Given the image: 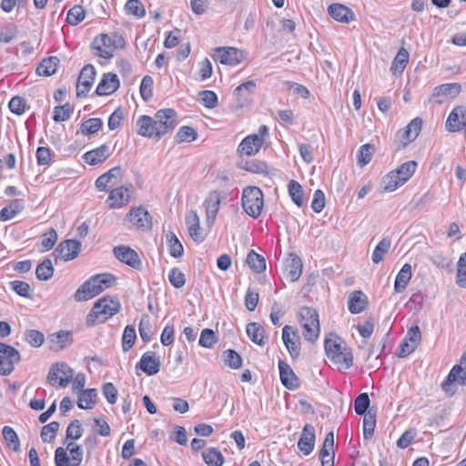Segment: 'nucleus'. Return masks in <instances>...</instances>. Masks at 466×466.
Returning a JSON list of instances; mask_svg holds the SVG:
<instances>
[{
    "mask_svg": "<svg viewBox=\"0 0 466 466\" xmlns=\"http://www.w3.org/2000/svg\"><path fill=\"white\" fill-rule=\"evenodd\" d=\"M325 353L328 359L339 369H350L353 365L351 350L345 344L341 338L331 335L325 339Z\"/></svg>",
    "mask_w": 466,
    "mask_h": 466,
    "instance_id": "obj_1",
    "label": "nucleus"
},
{
    "mask_svg": "<svg viewBox=\"0 0 466 466\" xmlns=\"http://www.w3.org/2000/svg\"><path fill=\"white\" fill-rule=\"evenodd\" d=\"M115 277L112 274H97L86 280L75 292L76 301L88 300L114 284Z\"/></svg>",
    "mask_w": 466,
    "mask_h": 466,
    "instance_id": "obj_2",
    "label": "nucleus"
},
{
    "mask_svg": "<svg viewBox=\"0 0 466 466\" xmlns=\"http://www.w3.org/2000/svg\"><path fill=\"white\" fill-rule=\"evenodd\" d=\"M121 305L117 299L104 297L98 299L86 316V325L95 326L104 323L119 312Z\"/></svg>",
    "mask_w": 466,
    "mask_h": 466,
    "instance_id": "obj_3",
    "label": "nucleus"
},
{
    "mask_svg": "<svg viewBox=\"0 0 466 466\" xmlns=\"http://www.w3.org/2000/svg\"><path fill=\"white\" fill-rule=\"evenodd\" d=\"M298 320L302 328V334L306 340L315 342L320 333L319 314L313 308L303 307L298 313Z\"/></svg>",
    "mask_w": 466,
    "mask_h": 466,
    "instance_id": "obj_4",
    "label": "nucleus"
},
{
    "mask_svg": "<svg viewBox=\"0 0 466 466\" xmlns=\"http://www.w3.org/2000/svg\"><path fill=\"white\" fill-rule=\"evenodd\" d=\"M242 208L244 211L253 218L260 216L264 199L261 189L258 187H247L242 192Z\"/></svg>",
    "mask_w": 466,
    "mask_h": 466,
    "instance_id": "obj_5",
    "label": "nucleus"
},
{
    "mask_svg": "<svg viewBox=\"0 0 466 466\" xmlns=\"http://www.w3.org/2000/svg\"><path fill=\"white\" fill-rule=\"evenodd\" d=\"M83 461V451L73 442L66 444V449L58 447L55 451L56 466H79Z\"/></svg>",
    "mask_w": 466,
    "mask_h": 466,
    "instance_id": "obj_6",
    "label": "nucleus"
},
{
    "mask_svg": "<svg viewBox=\"0 0 466 466\" xmlns=\"http://www.w3.org/2000/svg\"><path fill=\"white\" fill-rule=\"evenodd\" d=\"M73 370L65 362L52 365L46 376L47 382L52 386L66 388L72 380Z\"/></svg>",
    "mask_w": 466,
    "mask_h": 466,
    "instance_id": "obj_7",
    "label": "nucleus"
},
{
    "mask_svg": "<svg viewBox=\"0 0 466 466\" xmlns=\"http://www.w3.org/2000/svg\"><path fill=\"white\" fill-rule=\"evenodd\" d=\"M268 131L267 126H260L257 134L248 135L240 142L238 147V153L246 156L256 155L261 148Z\"/></svg>",
    "mask_w": 466,
    "mask_h": 466,
    "instance_id": "obj_8",
    "label": "nucleus"
},
{
    "mask_svg": "<svg viewBox=\"0 0 466 466\" xmlns=\"http://www.w3.org/2000/svg\"><path fill=\"white\" fill-rule=\"evenodd\" d=\"M20 360L21 356L18 350L10 345L0 342V374L9 375Z\"/></svg>",
    "mask_w": 466,
    "mask_h": 466,
    "instance_id": "obj_9",
    "label": "nucleus"
},
{
    "mask_svg": "<svg viewBox=\"0 0 466 466\" xmlns=\"http://www.w3.org/2000/svg\"><path fill=\"white\" fill-rule=\"evenodd\" d=\"M213 58L222 65L234 66L245 59V54L236 47L223 46L214 49Z\"/></svg>",
    "mask_w": 466,
    "mask_h": 466,
    "instance_id": "obj_10",
    "label": "nucleus"
},
{
    "mask_svg": "<svg viewBox=\"0 0 466 466\" xmlns=\"http://www.w3.org/2000/svg\"><path fill=\"white\" fill-rule=\"evenodd\" d=\"M125 222L131 227L145 231L151 228V216L143 207L132 208L125 218Z\"/></svg>",
    "mask_w": 466,
    "mask_h": 466,
    "instance_id": "obj_11",
    "label": "nucleus"
},
{
    "mask_svg": "<svg viewBox=\"0 0 466 466\" xmlns=\"http://www.w3.org/2000/svg\"><path fill=\"white\" fill-rule=\"evenodd\" d=\"M158 134L162 137L177 125V115L174 109H160L155 114Z\"/></svg>",
    "mask_w": 466,
    "mask_h": 466,
    "instance_id": "obj_12",
    "label": "nucleus"
},
{
    "mask_svg": "<svg viewBox=\"0 0 466 466\" xmlns=\"http://www.w3.org/2000/svg\"><path fill=\"white\" fill-rule=\"evenodd\" d=\"M421 332L419 326H412L407 331V334L400 345L399 357L404 358L412 353L420 345Z\"/></svg>",
    "mask_w": 466,
    "mask_h": 466,
    "instance_id": "obj_13",
    "label": "nucleus"
},
{
    "mask_svg": "<svg viewBox=\"0 0 466 466\" xmlns=\"http://www.w3.org/2000/svg\"><path fill=\"white\" fill-rule=\"evenodd\" d=\"M282 340L290 357L298 358L300 354V337L298 330L289 325L284 326Z\"/></svg>",
    "mask_w": 466,
    "mask_h": 466,
    "instance_id": "obj_14",
    "label": "nucleus"
},
{
    "mask_svg": "<svg viewBox=\"0 0 466 466\" xmlns=\"http://www.w3.org/2000/svg\"><path fill=\"white\" fill-rule=\"evenodd\" d=\"M113 253L115 257L122 263H125L126 265L137 270L141 268V259L139 258L138 254L133 248L121 245L115 247Z\"/></svg>",
    "mask_w": 466,
    "mask_h": 466,
    "instance_id": "obj_15",
    "label": "nucleus"
},
{
    "mask_svg": "<svg viewBox=\"0 0 466 466\" xmlns=\"http://www.w3.org/2000/svg\"><path fill=\"white\" fill-rule=\"evenodd\" d=\"M96 74V69L92 65H86L82 68L76 84L77 96H85L90 91Z\"/></svg>",
    "mask_w": 466,
    "mask_h": 466,
    "instance_id": "obj_16",
    "label": "nucleus"
},
{
    "mask_svg": "<svg viewBox=\"0 0 466 466\" xmlns=\"http://www.w3.org/2000/svg\"><path fill=\"white\" fill-rule=\"evenodd\" d=\"M81 243L75 239L62 241L54 251V255L62 260L68 261L77 257Z\"/></svg>",
    "mask_w": 466,
    "mask_h": 466,
    "instance_id": "obj_17",
    "label": "nucleus"
},
{
    "mask_svg": "<svg viewBox=\"0 0 466 466\" xmlns=\"http://www.w3.org/2000/svg\"><path fill=\"white\" fill-rule=\"evenodd\" d=\"M137 134L147 138L160 139L155 116H141L137 120Z\"/></svg>",
    "mask_w": 466,
    "mask_h": 466,
    "instance_id": "obj_18",
    "label": "nucleus"
},
{
    "mask_svg": "<svg viewBox=\"0 0 466 466\" xmlns=\"http://www.w3.org/2000/svg\"><path fill=\"white\" fill-rule=\"evenodd\" d=\"M422 127V120L420 117L412 119L405 128L400 130L397 137L402 147H406L419 136Z\"/></svg>",
    "mask_w": 466,
    "mask_h": 466,
    "instance_id": "obj_19",
    "label": "nucleus"
},
{
    "mask_svg": "<svg viewBox=\"0 0 466 466\" xmlns=\"http://www.w3.org/2000/svg\"><path fill=\"white\" fill-rule=\"evenodd\" d=\"M453 382L466 385V351L461 356L460 364L455 365L448 374L446 380L442 383V388L448 390L447 387Z\"/></svg>",
    "mask_w": 466,
    "mask_h": 466,
    "instance_id": "obj_20",
    "label": "nucleus"
},
{
    "mask_svg": "<svg viewBox=\"0 0 466 466\" xmlns=\"http://www.w3.org/2000/svg\"><path fill=\"white\" fill-rule=\"evenodd\" d=\"M119 46H115L113 40L106 34L96 37L93 42V48L96 55L102 58L109 59L114 56L115 51Z\"/></svg>",
    "mask_w": 466,
    "mask_h": 466,
    "instance_id": "obj_21",
    "label": "nucleus"
},
{
    "mask_svg": "<svg viewBox=\"0 0 466 466\" xmlns=\"http://www.w3.org/2000/svg\"><path fill=\"white\" fill-rule=\"evenodd\" d=\"M160 360L152 351L145 352L139 362L136 365L137 369H140L147 376L156 375L160 370Z\"/></svg>",
    "mask_w": 466,
    "mask_h": 466,
    "instance_id": "obj_22",
    "label": "nucleus"
},
{
    "mask_svg": "<svg viewBox=\"0 0 466 466\" xmlns=\"http://www.w3.org/2000/svg\"><path fill=\"white\" fill-rule=\"evenodd\" d=\"M466 124V107L463 106H455L450 113L447 121L446 128L450 132H457L463 129Z\"/></svg>",
    "mask_w": 466,
    "mask_h": 466,
    "instance_id": "obj_23",
    "label": "nucleus"
},
{
    "mask_svg": "<svg viewBox=\"0 0 466 466\" xmlns=\"http://www.w3.org/2000/svg\"><path fill=\"white\" fill-rule=\"evenodd\" d=\"M315 439L316 436L314 427L311 424H306L298 441V447L305 456L310 454L313 451Z\"/></svg>",
    "mask_w": 466,
    "mask_h": 466,
    "instance_id": "obj_24",
    "label": "nucleus"
},
{
    "mask_svg": "<svg viewBox=\"0 0 466 466\" xmlns=\"http://www.w3.org/2000/svg\"><path fill=\"white\" fill-rule=\"evenodd\" d=\"M119 79L114 73H107L103 76V78L96 86V93L98 96H108L113 94L119 87Z\"/></svg>",
    "mask_w": 466,
    "mask_h": 466,
    "instance_id": "obj_25",
    "label": "nucleus"
},
{
    "mask_svg": "<svg viewBox=\"0 0 466 466\" xmlns=\"http://www.w3.org/2000/svg\"><path fill=\"white\" fill-rule=\"evenodd\" d=\"M279 370L280 380L287 389L295 390L299 387V379L287 362L279 360Z\"/></svg>",
    "mask_w": 466,
    "mask_h": 466,
    "instance_id": "obj_26",
    "label": "nucleus"
},
{
    "mask_svg": "<svg viewBox=\"0 0 466 466\" xmlns=\"http://www.w3.org/2000/svg\"><path fill=\"white\" fill-rule=\"evenodd\" d=\"M220 202L221 197L219 192L212 191L208 194L204 203L208 224L212 225L214 223L219 210Z\"/></svg>",
    "mask_w": 466,
    "mask_h": 466,
    "instance_id": "obj_27",
    "label": "nucleus"
},
{
    "mask_svg": "<svg viewBox=\"0 0 466 466\" xmlns=\"http://www.w3.org/2000/svg\"><path fill=\"white\" fill-rule=\"evenodd\" d=\"M328 12L333 19L340 23H350L355 20L354 12L341 4L330 5L328 8Z\"/></svg>",
    "mask_w": 466,
    "mask_h": 466,
    "instance_id": "obj_28",
    "label": "nucleus"
},
{
    "mask_svg": "<svg viewBox=\"0 0 466 466\" xmlns=\"http://www.w3.org/2000/svg\"><path fill=\"white\" fill-rule=\"evenodd\" d=\"M130 199L129 189L126 187H119L113 190L108 195L107 202L112 208H119L127 205Z\"/></svg>",
    "mask_w": 466,
    "mask_h": 466,
    "instance_id": "obj_29",
    "label": "nucleus"
},
{
    "mask_svg": "<svg viewBox=\"0 0 466 466\" xmlns=\"http://www.w3.org/2000/svg\"><path fill=\"white\" fill-rule=\"evenodd\" d=\"M302 261L295 254H290L285 263V274L287 278L294 282L299 279L302 273Z\"/></svg>",
    "mask_w": 466,
    "mask_h": 466,
    "instance_id": "obj_30",
    "label": "nucleus"
},
{
    "mask_svg": "<svg viewBox=\"0 0 466 466\" xmlns=\"http://www.w3.org/2000/svg\"><path fill=\"white\" fill-rule=\"evenodd\" d=\"M122 176L120 167H114L107 172L104 173L96 180V187L99 191H106L108 186L116 184V179Z\"/></svg>",
    "mask_w": 466,
    "mask_h": 466,
    "instance_id": "obj_31",
    "label": "nucleus"
},
{
    "mask_svg": "<svg viewBox=\"0 0 466 466\" xmlns=\"http://www.w3.org/2000/svg\"><path fill=\"white\" fill-rule=\"evenodd\" d=\"M109 156L110 150L108 146L101 145L95 149L86 152L83 156V158L87 164L95 166L104 162L109 157Z\"/></svg>",
    "mask_w": 466,
    "mask_h": 466,
    "instance_id": "obj_32",
    "label": "nucleus"
},
{
    "mask_svg": "<svg viewBox=\"0 0 466 466\" xmlns=\"http://www.w3.org/2000/svg\"><path fill=\"white\" fill-rule=\"evenodd\" d=\"M186 225L190 238L196 242H202L204 237L201 234L199 218L195 211H190L186 215Z\"/></svg>",
    "mask_w": 466,
    "mask_h": 466,
    "instance_id": "obj_33",
    "label": "nucleus"
},
{
    "mask_svg": "<svg viewBox=\"0 0 466 466\" xmlns=\"http://www.w3.org/2000/svg\"><path fill=\"white\" fill-rule=\"evenodd\" d=\"M368 305V298L361 290L353 291L349 298V310L352 314L362 312Z\"/></svg>",
    "mask_w": 466,
    "mask_h": 466,
    "instance_id": "obj_34",
    "label": "nucleus"
},
{
    "mask_svg": "<svg viewBox=\"0 0 466 466\" xmlns=\"http://www.w3.org/2000/svg\"><path fill=\"white\" fill-rule=\"evenodd\" d=\"M411 276V266L408 263L404 264L395 278L394 290L396 293H401L406 289Z\"/></svg>",
    "mask_w": 466,
    "mask_h": 466,
    "instance_id": "obj_35",
    "label": "nucleus"
},
{
    "mask_svg": "<svg viewBox=\"0 0 466 466\" xmlns=\"http://www.w3.org/2000/svg\"><path fill=\"white\" fill-rule=\"evenodd\" d=\"M461 92V85L458 83H448L436 86L433 91V96L440 97L439 101L443 98L456 97Z\"/></svg>",
    "mask_w": 466,
    "mask_h": 466,
    "instance_id": "obj_36",
    "label": "nucleus"
},
{
    "mask_svg": "<svg viewBox=\"0 0 466 466\" xmlns=\"http://www.w3.org/2000/svg\"><path fill=\"white\" fill-rule=\"evenodd\" d=\"M25 208L21 199H14L10 204L0 210V221H8L18 215Z\"/></svg>",
    "mask_w": 466,
    "mask_h": 466,
    "instance_id": "obj_37",
    "label": "nucleus"
},
{
    "mask_svg": "<svg viewBox=\"0 0 466 466\" xmlns=\"http://www.w3.org/2000/svg\"><path fill=\"white\" fill-rule=\"evenodd\" d=\"M59 60L56 56H50L43 59L36 67V73L39 76H50L57 71Z\"/></svg>",
    "mask_w": 466,
    "mask_h": 466,
    "instance_id": "obj_38",
    "label": "nucleus"
},
{
    "mask_svg": "<svg viewBox=\"0 0 466 466\" xmlns=\"http://www.w3.org/2000/svg\"><path fill=\"white\" fill-rule=\"evenodd\" d=\"M248 338L256 344L263 346L266 343L265 330L261 325L251 322L247 325L246 329Z\"/></svg>",
    "mask_w": 466,
    "mask_h": 466,
    "instance_id": "obj_39",
    "label": "nucleus"
},
{
    "mask_svg": "<svg viewBox=\"0 0 466 466\" xmlns=\"http://www.w3.org/2000/svg\"><path fill=\"white\" fill-rule=\"evenodd\" d=\"M96 397L97 393L95 389L82 390L78 395L77 406L83 410L92 409L96 404Z\"/></svg>",
    "mask_w": 466,
    "mask_h": 466,
    "instance_id": "obj_40",
    "label": "nucleus"
},
{
    "mask_svg": "<svg viewBox=\"0 0 466 466\" xmlns=\"http://www.w3.org/2000/svg\"><path fill=\"white\" fill-rule=\"evenodd\" d=\"M409 52L405 48L402 47L399 50L390 66L392 74H401L404 71L409 62Z\"/></svg>",
    "mask_w": 466,
    "mask_h": 466,
    "instance_id": "obj_41",
    "label": "nucleus"
},
{
    "mask_svg": "<svg viewBox=\"0 0 466 466\" xmlns=\"http://www.w3.org/2000/svg\"><path fill=\"white\" fill-rule=\"evenodd\" d=\"M2 434L9 449H12L14 451H20L19 438L12 427L4 426L2 429Z\"/></svg>",
    "mask_w": 466,
    "mask_h": 466,
    "instance_id": "obj_42",
    "label": "nucleus"
},
{
    "mask_svg": "<svg viewBox=\"0 0 466 466\" xmlns=\"http://www.w3.org/2000/svg\"><path fill=\"white\" fill-rule=\"evenodd\" d=\"M247 263L249 268L257 273H261L266 269V260L264 257L256 253L254 250L248 252Z\"/></svg>",
    "mask_w": 466,
    "mask_h": 466,
    "instance_id": "obj_43",
    "label": "nucleus"
},
{
    "mask_svg": "<svg viewBox=\"0 0 466 466\" xmlns=\"http://www.w3.org/2000/svg\"><path fill=\"white\" fill-rule=\"evenodd\" d=\"M255 88L256 82L254 80H248L235 88L234 95L238 96L239 98H243V101H238L241 106L248 102L246 101L247 96L252 94Z\"/></svg>",
    "mask_w": 466,
    "mask_h": 466,
    "instance_id": "obj_44",
    "label": "nucleus"
},
{
    "mask_svg": "<svg viewBox=\"0 0 466 466\" xmlns=\"http://www.w3.org/2000/svg\"><path fill=\"white\" fill-rule=\"evenodd\" d=\"M402 185L404 182L395 170L390 172L383 178V190L386 192H392Z\"/></svg>",
    "mask_w": 466,
    "mask_h": 466,
    "instance_id": "obj_45",
    "label": "nucleus"
},
{
    "mask_svg": "<svg viewBox=\"0 0 466 466\" xmlns=\"http://www.w3.org/2000/svg\"><path fill=\"white\" fill-rule=\"evenodd\" d=\"M167 241L168 242L170 256L176 258H181L184 254V248L175 233H167Z\"/></svg>",
    "mask_w": 466,
    "mask_h": 466,
    "instance_id": "obj_46",
    "label": "nucleus"
},
{
    "mask_svg": "<svg viewBox=\"0 0 466 466\" xmlns=\"http://www.w3.org/2000/svg\"><path fill=\"white\" fill-rule=\"evenodd\" d=\"M202 456L208 466H222L224 462L223 455L215 448L208 449L203 452Z\"/></svg>",
    "mask_w": 466,
    "mask_h": 466,
    "instance_id": "obj_47",
    "label": "nucleus"
},
{
    "mask_svg": "<svg viewBox=\"0 0 466 466\" xmlns=\"http://www.w3.org/2000/svg\"><path fill=\"white\" fill-rule=\"evenodd\" d=\"M390 247V240L386 238H382L372 252L371 259L373 263L378 264L382 261L385 255L388 253Z\"/></svg>",
    "mask_w": 466,
    "mask_h": 466,
    "instance_id": "obj_48",
    "label": "nucleus"
},
{
    "mask_svg": "<svg viewBox=\"0 0 466 466\" xmlns=\"http://www.w3.org/2000/svg\"><path fill=\"white\" fill-rule=\"evenodd\" d=\"M54 274L52 261L49 258L44 259L35 269V276L39 280H48Z\"/></svg>",
    "mask_w": 466,
    "mask_h": 466,
    "instance_id": "obj_49",
    "label": "nucleus"
},
{
    "mask_svg": "<svg viewBox=\"0 0 466 466\" xmlns=\"http://www.w3.org/2000/svg\"><path fill=\"white\" fill-rule=\"evenodd\" d=\"M85 16V9L81 5H76L67 12L66 21L71 25H76L84 20Z\"/></svg>",
    "mask_w": 466,
    "mask_h": 466,
    "instance_id": "obj_50",
    "label": "nucleus"
},
{
    "mask_svg": "<svg viewBox=\"0 0 466 466\" xmlns=\"http://www.w3.org/2000/svg\"><path fill=\"white\" fill-rule=\"evenodd\" d=\"M417 162L410 160L403 163L395 171L400 175L404 184L413 176L417 168Z\"/></svg>",
    "mask_w": 466,
    "mask_h": 466,
    "instance_id": "obj_51",
    "label": "nucleus"
},
{
    "mask_svg": "<svg viewBox=\"0 0 466 466\" xmlns=\"http://www.w3.org/2000/svg\"><path fill=\"white\" fill-rule=\"evenodd\" d=\"M197 137L198 133L193 127L183 126L178 129L176 135V141L177 143L192 142L196 140Z\"/></svg>",
    "mask_w": 466,
    "mask_h": 466,
    "instance_id": "obj_52",
    "label": "nucleus"
},
{
    "mask_svg": "<svg viewBox=\"0 0 466 466\" xmlns=\"http://www.w3.org/2000/svg\"><path fill=\"white\" fill-rule=\"evenodd\" d=\"M289 193L292 200L298 207H301L303 205V189L299 182L291 180L289 183Z\"/></svg>",
    "mask_w": 466,
    "mask_h": 466,
    "instance_id": "obj_53",
    "label": "nucleus"
},
{
    "mask_svg": "<svg viewBox=\"0 0 466 466\" xmlns=\"http://www.w3.org/2000/svg\"><path fill=\"white\" fill-rule=\"evenodd\" d=\"M137 338L136 329L133 326H127L122 335V348L125 352L128 351L135 344Z\"/></svg>",
    "mask_w": 466,
    "mask_h": 466,
    "instance_id": "obj_54",
    "label": "nucleus"
},
{
    "mask_svg": "<svg viewBox=\"0 0 466 466\" xmlns=\"http://www.w3.org/2000/svg\"><path fill=\"white\" fill-rule=\"evenodd\" d=\"M24 336L25 341L35 348H39L45 341L44 334L36 329H27Z\"/></svg>",
    "mask_w": 466,
    "mask_h": 466,
    "instance_id": "obj_55",
    "label": "nucleus"
},
{
    "mask_svg": "<svg viewBox=\"0 0 466 466\" xmlns=\"http://www.w3.org/2000/svg\"><path fill=\"white\" fill-rule=\"evenodd\" d=\"M126 11L129 15H133L138 18L144 17L146 9L139 0H128L125 5Z\"/></svg>",
    "mask_w": 466,
    "mask_h": 466,
    "instance_id": "obj_56",
    "label": "nucleus"
},
{
    "mask_svg": "<svg viewBox=\"0 0 466 466\" xmlns=\"http://www.w3.org/2000/svg\"><path fill=\"white\" fill-rule=\"evenodd\" d=\"M59 430V423L57 421H52L42 428L41 439L44 442H51Z\"/></svg>",
    "mask_w": 466,
    "mask_h": 466,
    "instance_id": "obj_57",
    "label": "nucleus"
},
{
    "mask_svg": "<svg viewBox=\"0 0 466 466\" xmlns=\"http://www.w3.org/2000/svg\"><path fill=\"white\" fill-rule=\"evenodd\" d=\"M376 426V418L375 414L371 413V411H368L364 414L363 419V436L365 439H370L374 433V429Z\"/></svg>",
    "mask_w": 466,
    "mask_h": 466,
    "instance_id": "obj_58",
    "label": "nucleus"
},
{
    "mask_svg": "<svg viewBox=\"0 0 466 466\" xmlns=\"http://www.w3.org/2000/svg\"><path fill=\"white\" fill-rule=\"evenodd\" d=\"M73 108L70 104L66 103L63 106H57L54 108L53 119L56 122H63L70 118Z\"/></svg>",
    "mask_w": 466,
    "mask_h": 466,
    "instance_id": "obj_59",
    "label": "nucleus"
},
{
    "mask_svg": "<svg viewBox=\"0 0 466 466\" xmlns=\"http://www.w3.org/2000/svg\"><path fill=\"white\" fill-rule=\"evenodd\" d=\"M456 283L461 288H466V252L461 256L458 261Z\"/></svg>",
    "mask_w": 466,
    "mask_h": 466,
    "instance_id": "obj_60",
    "label": "nucleus"
},
{
    "mask_svg": "<svg viewBox=\"0 0 466 466\" xmlns=\"http://www.w3.org/2000/svg\"><path fill=\"white\" fill-rule=\"evenodd\" d=\"M201 104L208 108H214L218 106V96L214 91L204 90L198 94Z\"/></svg>",
    "mask_w": 466,
    "mask_h": 466,
    "instance_id": "obj_61",
    "label": "nucleus"
},
{
    "mask_svg": "<svg viewBox=\"0 0 466 466\" xmlns=\"http://www.w3.org/2000/svg\"><path fill=\"white\" fill-rule=\"evenodd\" d=\"M103 122L100 118H89L82 123L81 132L84 135H92L96 133L102 127Z\"/></svg>",
    "mask_w": 466,
    "mask_h": 466,
    "instance_id": "obj_62",
    "label": "nucleus"
},
{
    "mask_svg": "<svg viewBox=\"0 0 466 466\" xmlns=\"http://www.w3.org/2000/svg\"><path fill=\"white\" fill-rule=\"evenodd\" d=\"M223 355L224 360L229 368L237 370L242 366V359L235 350H227Z\"/></svg>",
    "mask_w": 466,
    "mask_h": 466,
    "instance_id": "obj_63",
    "label": "nucleus"
},
{
    "mask_svg": "<svg viewBox=\"0 0 466 466\" xmlns=\"http://www.w3.org/2000/svg\"><path fill=\"white\" fill-rule=\"evenodd\" d=\"M18 35V28L15 25L9 24L0 30V42L5 44L13 41Z\"/></svg>",
    "mask_w": 466,
    "mask_h": 466,
    "instance_id": "obj_64",
    "label": "nucleus"
}]
</instances>
